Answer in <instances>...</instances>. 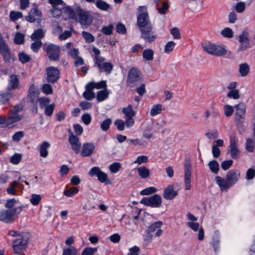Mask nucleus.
<instances>
[{"label":"nucleus","mask_w":255,"mask_h":255,"mask_svg":"<svg viewBox=\"0 0 255 255\" xmlns=\"http://www.w3.org/2000/svg\"><path fill=\"white\" fill-rule=\"evenodd\" d=\"M162 222L161 221H157L155 222L154 223L152 224L147 230V233H152L157 230L155 233L156 237H159L161 235L162 231L161 230L160 227L162 225Z\"/></svg>","instance_id":"nucleus-23"},{"label":"nucleus","mask_w":255,"mask_h":255,"mask_svg":"<svg viewBox=\"0 0 255 255\" xmlns=\"http://www.w3.org/2000/svg\"><path fill=\"white\" fill-rule=\"evenodd\" d=\"M154 51L152 49H145L143 53V58L147 60L151 61L153 59Z\"/></svg>","instance_id":"nucleus-40"},{"label":"nucleus","mask_w":255,"mask_h":255,"mask_svg":"<svg viewBox=\"0 0 255 255\" xmlns=\"http://www.w3.org/2000/svg\"><path fill=\"white\" fill-rule=\"evenodd\" d=\"M18 57L19 61L22 64H25L31 60V57L30 55L26 54L23 51L18 54Z\"/></svg>","instance_id":"nucleus-42"},{"label":"nucleus","mask_w":255,"mask_h":255,"mask_svg":"<svg viewBox=\"0 0 255 255\" xmlns=\"http://www.w3.org/2000/svg\"><path fill=\"white\" fill-rule=\"evenodd\" d=\"M77 20L82 26L87 27L92 22V18L90 14L80 8H77Z\"/></svg>","instance_id":"nucleus-10"},{"label":"nucleus","mask_w":255,"mask_h":255,"mask_svg":"<svg viewBox=\"0 0 255 255\" xmlns=\"http://www.w3.org/2000/svg\"><path fill=\"white\" fill-rule=\"evenodd\" d=\"M140 203L152 208H158L161 205L162 199L160 195L155 194L149 198H143Z\"/></svg>","instance_id":"nucleus-13"},{"label":"nucleus","mask_w":255,"mask_h":255,"mask_svg":"<svg viewBox=\"0 0 255 255\" xmlns=\"http://www.w3.org/2000/svg\"><path fill=\"white\" fill-rule=\"evenodd\" d=\"M23 108V107L21 104L16 105L13 109L9 111L8 113L13 117H18L19 119V121H20L23 118V116L19 115L18 113L22 111Z\"/></svg>","instance_id":"nucleus-29"},{"label":"nucleus","mask_w":255,"mask_h":255,"mask_svg":"<svg viewBox=\"0 0 255 255\" xmlns=\"http://www.w3.org/2000/svg\"><path fill=\"white\" fill-rule=\"evenodd\" d=\"M52 8H64L66 3L63 0H48Z\"/></svg>","instance_id":"nucleus-39"},{"label":"nucleus","mask_w":255,"mask_h":255,"mask_svg":"<svg viewBox=\"0 0 255 255\" xmlns=\"http://www.w3.org/2000/svg\"><path fill=\"white\" fill-rule=\"evenodd\" d=\"M12 97L13 93L10 91L0 94V105H4L7 103Z\"/></svg>","instance_id":"nucleus-33"},{"label":"nucleus","mask_w":255,"mask_h":255,"mask_svg":"<svg viewBox=\"0 0 255 255\" xmlns=\"http://www.w3.org/2000/svg\"><path fill=\"white\" fill-rule=\"evenodd\" d=\"M55 108V104L54 103L47 106L44 108L45 115L47 117H51L53 114Z\"/></svg>","instance_id":"nucleus-47"},{"label":"nucleus","mask_w":255,"mask_h":255,"mask_svg":"<svg viewBox=\"0 0 255 255\" xmlns=\"http://www.w3.org/2000/svg\"><path fill=\"white\" fill-rule=\"evenodd\" d=\"M63 13L66 14L69 18L77 20V8L73 10L71 6L64 5L62 8Z\"/></svg>","instance_id":"nucleus-27"},{"label":"nucleus","mask_w":255,"mask_h":255,"mask_svg":"<svg viewBox=\"0 0 255 255\" xmlns=\"http://www.w3.org/2000/svg\"><path fill=\"white\" fill-rule=\"evenodd\" d=\"M19 119L17 117H13L8 113L7 117H0V126L1 128H10L14 127V124L18 122Z\"/></svg>","instance_id":"nucleus-15"},{"label":"nucleus","mask_w":255,"mask_h":255,"mask_svg":"<svg viewBox=\"0 0 255 255\" xmlns=\"http://www.w3.org/2000/svg\"><path fill=\"white\" fill-rule=\"evenodd\" d=\"M113 29L114 26L112 24H110L108 26H103L101 31L103 34L109 35L113 33Z\"/></svg>","instance_id":"nucleus-59"},{"label":"nucleus","mask_w":255,"mask_h":255,"mask_svg":"<svg viewBox=\"0 0 255 255\" xmlns=\"http://www.w3.org/2000/svg\"><path fill=\"white\" fill-rule=\"evenodd\" d=\"M23 17V14L20 11L12 10L9 13V18L11 21L15 22Z\"/></svg>","instance_id":"nucleus-38"},{"label":"nucleus","mask_w":255,"mask_h":255,"mask_svg":"<svg viewBox=\"0 0 255 255\" xmlns=\"http://www.w3.org/2000/svg\"><path fill=\"white\" fill-rule=\"evenodd\" d=\"M89 86H90V89H106L107 88V84L106 81H101L99 82H90L87 83Z\"/></svg>","instance_id":"nucleus-32"},{"label":"nucleus","mask_w":255,"mask_h":255,"mask_svg":"<svg viewBox=\"0 0 255 255\" xmlns=\"http://www.w3.org/2000/svg\"><path fill=\"white\" fill-rule=\"evenodd\" d=\"M103 171L98 166L93 167L89 171V175L91 177H97L100 175Z\"/></svg>","instance_id":"nucleus-49"},{"label":"nucleus","mask_w":255,"mask_h":255,"mask_svg":"<svg viewBox=\"0 0 255 255\" xmlns=\"http://www.w3.org/2000/svg\"><path fill=\"white\" fill-rule=\"evenodd\" d=\"M178 192L174 190L173 185H168L164 190L163 197L166 200H172L176 197Z\"/></svg>","instance_id":"nucleus-22"},{"label":"nucleus","mask_w":255,"mask_h":255,"mask_svg":"<svg viewBox=\"0 0 255 255\" xmlns=\"http://www.w3.org/2000/svg\"><path fill=\"white\" fill-rule=\"evenodd\" d=\"M50 144L46 141L42 142L38 146L40 155L41 157L46 158L48 155V149L50 147Z\"/></svg>","instance_id":"nucleus-26"},{"label":"nucleus","mask_w":255,"mask_h":255,"mask_svg":"<svg viewBox=\"0 0 255 255\" xmlns=\"http://www.w3.org/2000/svg\"><path fill=\"white\" fill-rule=\"evenodd\" d=\"M246 4L243 1H240L236 3L235 9L238 13H242L246 9Z\"/></svg>","instance_id":"nucleus-52"},{"label":"nucleus","mask_w":255,"mask_h":255,"mask_svg":"<svg viewBox=\"0 0 255 255\" xmlns=\"http://www.w3.org/2000/svg\"><path fill=\"white\" fill-rule=\"evenodd\" d=\"M112 123V120L110 119H107L101 124V128L104 131L108 130Z\"/></svg>","instance_id":"nucleus-61"},{"label":"nucleus","mask_w":255,"mask_h":255,"mask_svg":"<svg viewBox=\"0 0 255 255\" xmlns=\"http://www.w3.org/2000/svg\"><path fill=\"white\" fill-rule=\"evenodd\" d=\"M138 9L140 12L137 18V25L139 30L153 25L149 20L146 6H139Z\"/></svg>","instance_id":"nucleus-4"},{"label":"nucleus","mask_w":255,"mask_h":255,"mask_svg":"<svg viewBox=\"0 0 255 255\" xmlns=\"http://www.w3.org/2000/svg\"><path fill=\"white\" fill-rule=\"evenodd\" d=\"M221 34L223 37L228 38H231L233 37V31L231 28L229 27H226L223 29L221 31Z\"/></svg>","instance_id":"nucleus-51"},{"label":"nucleus","mask_w":255,"mask_h":255,"mask_svg":"<svg viewBox=\"0 0 255 255\" xmlns=\"http://www.w3.org/2000/svg\"><path fill=\"white\" fill-rule=\"evenodd\" d=\"M62 255H78V250L74 246L64 247Z\"/></svg>","instance_id":"nucleus-36"},{"label":"nucleus","mask_w":255,"mask_h":255,"mask_svg":"<svg viewBox=\"0 0 255 255\" xmlns=\"http://www.w3.org/2000/svg\"><path fill=\"white\" fill-rule=\"evenodd\" d=\"M41 196L40 195L36 194H32L31 195L30 199L29 200L30 203L34 205L37 206L39 204L41 200Z\"/></svg>","instance_id":"nucleus-44"},{"label":"nucleus","mask_w":255,"mask_h":255,"mask_svg":"<svg viewBox=\"0 0 255 255\" xmlns=\"http://www.w3.org/2000/svg\"><path fill=\"white\" fill-rule=\"evenodd\" d=\"M97 251V248L86 247L82 251V255H93Z\"/></svg>","instance_id":"nucleus-55"},{"label":"nucleus","mask_w":255,"mask_h":255,"mask_svg":"<svg viewBox=\"0 0 255 255\" xmlns=\"http://www.w3.org/2000/svg\"><path fill=\"white\" fill-rule=\"evenodd\" d=\"M255 177V167L249 168L246 172V178L247 180H252Z\"/></svg>","instance_id":"nucleus-64"},{"label":"nucleus","mask_w":255,"mask_h":255,"mask_svg":"<svg viewBox=\"0 0 255 255\" xmlns=\"http://www.w3.org/2000/svg\"><path fill=\"white\" fill-rule=\"evenodd\" d=\"M176 43L172 41L168 42L165 45L164 51L166 54H170L174 49Z\"/></svg>","instance_id":"nucleus-48"},{"label":"nucleus","mask_w":255,"mask_h":255,"mask_svg":"<svg viewBox=\"0 0 255 255\" xmlns=\"http://www.w3.org/2000/svg\"><path fill=\"white\" fill-rule=\"evenodd\" d=\"M90 86L87 84L85 86L86 90L83 94V97L87 100L90 101L95 97V94L93 91V89H90Z\"/></svg>","instance_id":"nucleus-30"},{"label":"nucleus","mask_w":255,"mask_h":255,"mask_svg":"<svg viewBox=\"0 0 255 255\" xmlns=\"http://www.w3.org/2000/svg\"><path fill=\"white\" fill-rule=\"evenodd\" d=\"M47 74V81L50 83L56 82L60 78V71L56 67L51 66L46 70Z\"/></svg>","instance_id":"nucleus-17"},{"label":"nucleus","mask_w":255,"mask_h":255,"mask_svg":"<svg viewBox=\"0 0 255 255\" xmlns=\"http://www.w3.org/2000/svg\"><path fill=\"white\" fill-rule=\"evenodd\" d=\"M81 155L83 157H88L91 155L95 149L93 143L86 142L81 146Z\"/></svg>","instance_id":"nucleus-21"},{"label":"nucleus","mask_w":255,"mask_h":255,"mask_svg":"<svg viewBox=\"0 0 255 255\" xmlns=\"http://www.w3.org/2000/svg\"><path fill=\"white\" fill-rule=\"evenodd\" d=\"M184 182L186 190L191 189V182L192 176V165L190 159H186L184 164Z\"/></svg>","instance_id":"nucleus-11"},{"label":"nucleus","mask_w":255,"mask_h":255,"mask_svg":"<svg viewBox=\"0 0 255 255\" xmlns=\"http://www.w3.org/2000/svg\"><path fill=\"white\" fill-rule=\"evenodd\" d=\"M141 33V37L146 42L152 43L157 38V34L153 31V25L139 29Z\"/></svg>","instance_id":"nucleus-12"},{"label":"nucleus","mask_w":255,"mask_h":255,"mask_svg":"<svg viewBox=\"0 0 255 255\" xmlns=\"http://www.w3.org/2000/svg\"><path fill=\"white\" fill-rule=\"evenodd\" d=\"M255 147V142L252 138H248L246 141V149L250 152H253Z\"/></svg>","instance_id":"nucleus-50"},{"label":"nucleus","mask_w":255,"mask_h":255,"mask_svg":"<svg viewBox=\"0 0 255 255\" xmlns=\"http://www.w3.org/2000/svg\"><path fill=\"white\" fill-rule=\"evenodd\" d=\"M20 207L0 211V221L5 223H11L21 211Z\"/></svg>","instance_id":"nucleus-3"},{"label":"nucleus","mask_w":255,"mask_h":255,"mask_svg":"<svg viewBox=\"0 0 255 255\" xmlns=\"http://www.w3.org/2000/svg\"><path fill=\"white\" fill-rule=\"evenodd\" d=\"M96 6L101 10L106 11L110 8V4L102 0H98L96 2Z\"/></svg>","instance_id":"nucleus-43"},{"label":"nucleus","mask_w":255,"mask_h":255,"mask_svg":"<svg viewBox=\"0 0 255 255\" xmlns=\"http://www.w3.org/2000/svg\"><path fill=\"white\" fill-rule=\"evenodd\" d=\"M46 53L49 58L53 61L58 60L59 58L60 49L58 46L50 44L47 45L45 48Z\"/></svg>","instance_id":"nucleus-16"},{"label":"nucleus","mask_w":255,"mask_h":255,"mask_svg":"<svg viewBox=\"0 0 255 255\" xmlns=\"http://www.w3.org/2000/svg\"><path fill=\"white\" fill-rule=\"evenodd\" d=\"M110 92L107 88L99 91L97 93L96 98L99 102H102L109 98Z\"/></svg>","instance_id":"nucleus-31"},{"label":"nucleus","mask_w":255,"mask_h":255,"mask_svg":"<svg viewBox=\"0 0 255 255\" xmlns=\"http://www.w3.org/2000/svg\"><path fill=\"white\" fill-rule=\"evenodd\" d=\"M138 175L142 179L147 178L150 175V171L145 166H141L137 168Z\"/></svg>","instance_id":"nucleus-34"},{"label":"nucleus","mask_w":255,"mask_h":255,"mask_svg":"<svg viewBox=\"0 0 255 255\" xmlns=\"http://www.w3.org/2000/svg\"><path fill=\"white\" fill-rule=\"evenodd\" d=\"M250 72V67L249 65L246 63H243L240 64L239 67V73L241 76H246Z\"/></svg>","instance_id":"nucleus-37"},{"label":"nucleus","mask_w":255,"mask_h":255,"mask_svg":"<svg viewBox=\"0 0 255 255\" xmlns=\"http://www.w3.org/2000/svg\"><path fill=\"white\" fill-rule=\"evenodd\" d=\"M237 139L236 137H232L230 141V153L232 158L238 159L240 155L241 151L238 149L237 145Z\"/></svg>","instance_id":"nucleus-19"},{"label":"nucleus","mask_w":255,"mask_h":255,"mask_svg":"<svg viewBox=\"0 0 255 255\" xmlns=\"http://www.w3.org/2000/svg\"><path fill=\"white\" fill-rule=\"evenodd\" d=\"M202 46L204 51L215 56L221 57L227 53L226 47L223 45L207 42L202 44Z\"/></svg>","instance_id":"nucleus-2"},{"label":"nucleus","mask_w":255,"mask_h":255,"mask_svg":"<svg viewBox=\"0 0 255 255\" xmlns=\"http://www.w3.org/2000/svg\"><path fill=\"white\" fill-rule=\"evenodd\" d=\"M114 124L117 126V129L119 130L122 131L124 130L126 126V121L124 122L122 120L118 119L115 121Z\"/></svg>","instance_id":"nucleus-60"},{"label":"nucleus","mask_w":255,"mask_h":255,"mask_svg":"<svg viewBox=\"0 0 255 255\" xmlns=\"http://www.w3.org/2000/svg\"><path fill=\"white\" fill-rule=\"evenodd\" d=\"M42 14L39 9L37 5L34 4L29 11L28 14L25 16V20L30 23L37 22L39 23L41 21Z\"/></svg>","instance_id":"nucleus-9"},{"label":"nucleus","mask_w":255,"mask_h":255,"mask_svg":"<svg viewBox=\"0 0 255 255\" xmlns=\"http://www.w3.org/2000/svg\"><path fill=\"white\" fill-rule=\"evenodd\" d=\"M94 66L98 68L100 72H105L106 74H110L113 69V64L110 62H105V58L98 59L95 61Z\"/></svg>","instance_id":"nucleus-14"},{"label":"nucleus","mask_w":255,"mask_h":255,"mask_svg":"<svg viewBox=\"0 0 255 255\" xmlns=\"http://www.w3.org/2000/svg\"><path fill=\"white\" fill-rule=\"evenodd\" d=\"M63 8H52L50 10V13L54 17H59L63 13Z\"/></svg>","instance_id":"nucleus-62"},{"label":"nucleus","mask_w":255,"mask_h":255,"mask_svg":"<svg viewBox=\"0 0 255 255\" xmlns=\"http://www.w3.org/2000/svg\"><path fill=\"white\" fill-rule=\"evenodd\" d=\"M122 112L125 116L126 126L127 128L133 127L134 125V121L133 118L136 114V112L133 110V106L129 104L127 107H124L122 109Z\"/></svg>","instance_id":"nucleus-8"},{"label":"nucleus","mask_w":255,"mask_h":255,"mask_svg":"<svg viewBox=\"0 0 255 255\" xmlns=\"http://www.w3.org/2000/svg\"><path fill=\"white\" fill-rule=\"evenodd\" d=\"M82 36L87 43H91L95 41L94 36L90 33L87 31H83L82 33Z\"/></svg>","instance_id":"nucleus-46"},{"label":"nucleus","mask_w":255,"mask_h":255,"mask_svg":"<svg viewBox=\"0 0 255 255\" xmlns=\"http://www.w3.org/2000/svg\"><path fill=\"white\" fill-rule=\"evenodd\" d=\"M238 39L240 43V46L238 49L239 52L246 51L248 48L252 47L255 44V42L251 40L250 32L247 29L244 30L238 35Z\"/></svg>","instance_id":"nucleus-5"},{"label":"nucleus","mask_w":255,"mask_h":255,"mask_svg":"<svg viewBox=\"0 0 255 255\" xmlns=\"http://www.w3.org/2000/svg\"><path fill=\"white\" fill-rule=\"evenodd\" d=\"M121 168V164L120 162H114L109 166V169L113 173H117Z\"/></svg>","instance_id":"nucleus-54"},{"label":"nucleus","mask_w":255,"mask_h":255,"mask_svg":"<svg viewBox=\"0 0 255 255\" xmlns=\"http://www.w3.org/2000/svg\"><path fill=\"white\" fill-rule=\"evenodd\" d=\"M24 136L23 131H18L16 132L12 136V139L13 141L18 142Z\"/></svg>","instance_id":"nucleus-57"},{"label":"nucleus","mask_w":255,"mask_h":255,"mask_svg":"<svg viewBox=\"0 0 255 255\" xmlns=\"http://www.w3.org/2000/svg\"><path fill=\"white\" fill-rule=\"evenodd\" d=\"M141 73L136 68H131L128 73L127 84L130 87H133L141 82Z\"/></svg>","instance_id":"nucleus-7"},{"label":"nucleus","mask_w":255,"mask_h":255,"mask_svg":"<svg viewBox=\"0 0 255 255\" xmlns=\"http://www.w3.org/2000/svg\"><path fill=\"white\" fill-rule=\"evenodd\" d=\"M164 110L165 109L163 108V106L161 104H158L154 105L150 110V115L152 117L155 116L157 115L160 114L162 110Z\"/></svg>","instance_id":"nucleus-35"},{"label":"nucleus","mask_w":255,"mask_h":255,"mask_svg":"<svg viewBox=\"0 0 255 255\" xmlns=\"http://www.w3.org/2000/svg\"><path fill=\"white\" fill-rule=\"evenodd\" d=\"M41 91L46 95H50L53 93V89L49 84H44L42 85Z\"/></svg>","instance_id":"nucleus-53"},{"label":"nucleus","mask_w":255,"mask_h":255,"mask_svg":"<svg viewBox=\"0 0 255 255\" xmlns=\"http://www.w3.org/2000/svg\"><path fill=\"white\" fill-rule=\"evenodd\" d=\"M240 176L239 170L232 169L227 173L226 179L217 176L215 177V181L221 190L227 191L238 182Z\"/></svg>","instance_id":"nucleus-1"},{"label":"nucleus","mask_w":255,"mask_h":255,"mask_svg":"<svg viewBox=\"0 0 255 255\" xmlns=\"http://www.w3.org/2000/svg\"><path fill=\"white\" fill-rule=\"evenodd\" d=\"M116 31L122 34H125L127 33V29L125 25L121 23H118L116 27Z\"/></svg>","instance_id":"nucleus-63"},{"label":"nucleus","mask_w":255,"mask_h":255,"mask_svg":"<svg viewBox=\"0 0 255 255\" xmlns=\"http://www.w3.org/2000/svg\"><path fill=\"white\" fill-rule=\"evenodd\" d=\"M38 94L37 88L33 84L29 86L27 95V98L30 100L31 103H34L37 99Z\"/></svg>","instance_id":"nucleus-24"},{"label":"nucleus","mask_w":255,"mask_h":255,"mask_svg":"<svg viewBox=\"0 0 255 255\" xmlns=\"http://www.w3.org/2000/svg\"><path fill=\"white\" fill-rule=\"evenodd\" d=\"M28 245V238L23 235L13 240L12 248L15 254H22L26 250Z\"/></svg>","instance_id":"nucleus-6"},{"label":"nucleus","mask_w":255,"mask_h":255,"mask_svg":"<svg viewBox=\"0 0 255 255\" xmlns=\"http://www.w3.org/2000/svg\"><path fill=\"white\" fill-rule=\"evenodd\" d=\"M234 108L232 106H230L229 105H226L224 106V114L227 117H231L233 115V114L234 113Z\"/></svg>","instance_id":"nucleus-58"},{"label":"nucleus","mask_w":255,"mask_h":255,"mask_svg":"<svg viewBox=\"0 0 255 255\" xmlns=\"http://www.w3.org/2000/svg\"><path fill=\"white\" fill-rule=\"evenodd\" d=\"M78 192L79 189L77 187H72L70 188L69 189L65 190L64 191L63 194L67 197H71L78 193Z\"/></svg>","instance_id":"nucleus-45"},{"label":"nucleus","mask_w":255,"mask_h":255,"mask_svg":"<svg viewBox=\"0 0 255 255\" xmlns=\"http://www.w3.org/2000/svg\"><path fill=\"white\" fill-rule=\"evenodd\" d=\"M68 140L73 151L76 154L80 153L81 148V143L79 137L74 135L72 132H70Z\"/></svg>","instance_id":"nucleus-18"},{"label":"nucleus","mask_w":255,"mask_h":255,"mask_svg":"<svg viewBox=\"0 0 255 255\" xmlns=\"http://www.w3.org/2000/svg\"><path fill=\"white\" fill-rule=\"evenodd\" d=\"M227 96L230 98L235 100L238 99L240 98L239 91V90H231L228 92Z\"/></svg>","instance_id":"nucleus-56"},{"label":"nucleus","mask_w":255,"mask_h":255,"mask_svg":"<svg viewBox=\"0 0 255 255\" xmlns=\"http://www.w3.org/2000/svg\"><path fill=\"white\" fill-rule=\"evenodd\" d=\"M45 32V30L42 28L37 29L31 35L30 38L32 40H39L44 37Z\"/></svg>","instance_id":"nucleus-28"},{"label":"nucleus","mask_w":255,"mask_h":255,"mask_svg":"<svg viewBox=\"0 0 255 255\" xmlns=\"http://www.w3.org/2000/svg\"><path fill=\"white\" fill-rule=\"evenodd\" d=\"M208 166L211 172L217 174L219 170V164L215 160H213L209 162Z\"/></svg>","instance_id":"nucleus-41"},{"label":"nucleus","mask_w":255,"mask_h":255,"mask_svg":"<svg viewBox=\"0 0 255 255\" xmlns=\"http://www.w3.org/2000/svg\"><path fill=\"white\" fill-rule=\"evenodd\" d=\"M236 110L235 116L236 120L239 122L243 120L246 116V109L245 105L243 103H240L235 106Z\"/></svg>","instance_id":"nucleus-20"},{"label":"nucleus","mask_w":255,"mask_h":255,"mask_svg":"<svg viewBox=\"0 0 255 255\" xmlns=\"http://www.w3.org/2000/svg\"><path fill=\"white\" fill-rule=\"evenodd\" d=\"M19 81L17 76L15 75H11L10 76V79L8 81L7 89L11 91L16 89H19Z\"/></svg>","instance_id":"nucleus-25"}]
</instances>
